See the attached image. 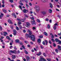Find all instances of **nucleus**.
Returning a JSON list of instances; mask_svg holds the SVG:
<instances>
[{
    "label": "nucleus",
    "mask_w": 61,
    "mask_h": 61,
    "mask_svg": "<svg viewBox=\"0 0 61 61\" xmlns=\"http://www.w3.org/2000/svg\"><path fill=\"white\" fill-rule=\"evenodd\" d=\"M10 3H13V0H9Z\"/></svg>",
    "instance_id": "43"
},
{
    "label": "nucleus",
    "mask_w": 61,
    "mask_h": 61,
    "mask_svg": "<svg viewBox=\"0 0 61 61\" xmlns=\"http://www.w3.org/2000/svg\"><path fill=\"white\" fill-rule=\"evenodd\" d=\"M10 52L12 53V54H18L20 53V51L19 50H18L17 52L16 51V50H14L13 51L12 50H10Z\"/></svg>",
    "instance_id": "2"
},
{
    "label": "nucleus",
    "mask_w": 61,
    "mask_h": 61,
    "mask_svg": "<svg viewBox=\"0 0 61 61\" xmlns=\"http://www.w3.org/2000/svg\"><path fill=\"white\" fill-rule=\"evenodd\" d=\"M24 16L25 17H27V18H28V17H29V16L27 14H25Z\"/></svg>",
    "instance_id": "14"
},
{
    "label": "nucleus",
    "mask_w": 61,
    "mask_h": 61,
    "mask_svg": "<svg viewBox=\"0 0 61 61\" xmlns=\"http://www.w3.org/2000/svg\"><path fill=\"white\" fill-rule=\"evenodd\" d=\"M47 60L48 61H51V59L50 58L47 59Z\"/></svg>",
    "instance_id": "40"
},
{
    "label": "nucleus",
    "mask_w": 61,
    "mask_h": 61,
    "mask_svg": "<svg viewBox=\"0 0 61 61\" xmlns=\"http://www.w3.org/2000/svg\"><path fill=\"white\" fill-rule=\"evenodd\" d=\"M22 47L24 49H25V46L24 45L22 46Z\"/></svg>",
    "instance_id": "51"
},
{
    "label": "nucleus",
    "mask_w": 61,
    "mask_h": 61,
    "mask_svg": "<svg viewBox=\"0 0 61 61\" xmlns=\"http://www.w3.org/2000/svg\"><path fill=\"white\" fill-rule=\"evenodd\" d=\"M50 5L51 8H52L53 7V5H52V3H50Z\"/></svg>",
    "instance_id": "18"
},
{
    "label": "nucleus",
    "mask_w": 61,
    "mask_h": 61,
    "mask_svg": "<svg viewBox=\"0 0 61 61\" xmlns=\"http://www.w3.org/2000/svg\"><path fill=\"white\" fill-rule=\"evenodd\" d=\"M29 5H30V6L32 5V3L30 2L29 3Z\"/></svg>",
    "instance_id": "53"
},
{
    "label": "nucleus",
    "mask_w": 61,
    "mask_h": 61,
    "mask_svg": "<svg viewBox=\"0 0 61 61\" xmlns=\"http://www.w3.org/2000/svg\"><path fill=\"white\" fill-rule=\"evenodd\" d=\"M58 35L59 36H61V34H60V33H58Z\"/></svg>",
    "instance_id": "62"
},
{
    "label": "nucleus",
    "mask_w": 61,
    "mask_h": 61,
    "mask_svg": "<svg viewBox=\"0 0 61 61\" xmlns=\"http://www.w3.org/2000/svg\"><path fill=\"white\" fill-rule=\"evenodd\" d=\"M49 44H52V42H51V41H49Z\"/></svg>",
    "instance_id": "49"
},
{
    "label": "nucleus",
    "mask_w": 61,
    "mask_h": 61,
    "mask_svg": "<svg viewBox=\"0 0 61 61\" xmlns=\"http://www.w3.org/2000/svg\"><path fill=\"white\" fill-rule=\"evenodd\" d=\"M13 32L14 36H16L17 32L16 30H13Z\"/></svg>",
    "instance_id": "4"
},
{
    "label": "nucleus",
    "mask_w": 61,
    "mask_h": 61,
    "mask_svg": "<svg viewBox=\"0 0 61 61\" xmlns=\"http://www.w3.org/2000/svg\"><path fill=\"white\" fill-rule=\"evenodd\" d=\"M41 1L43 3H45L46 2V0H41Z\"/></svg>",
    "instance_id": "32"
},
{
    "label": "nucleus",
    "mask_w": 61,
    "mask_h": 61,
    "mask_svg": "<svg viewBox=\"0 0 61 61\" xmlns=\"http://www.w3.org/2000/svg\"><path fill=\"white\" fill-rule=\"evenodd\" d=\"M24 52L26 54H28L27 52V51H26V50L24 51Z\"/></svg>",
    "instance_id": "36"
},
{
    "label": "nucleus",
    "mask_w": 61,
    "mask_h": 61,
    "mask_svg": "<svg viewBox=\"0 0 61 61\" xmlns=\"http://www.w3.org/2000/svg\"><path fill=\"white\" fill-rule=\"evenodd\" d=\"M51 41H52L53 42V43H54L55 42V40L54 39H51Z\"/></svg>",
    "instance_id": "39"
},
{
    "label": "nucleus",
    "mask_w": 61,
    "mask_h": 61,
    "mask_svg": "<svg viewBox=\"0 0 61 61\" xmlns=\"http://www.w3.org/2000/svg\"><path fill=\"white\" fill-rule=\"evenodd\" d=\"M15 41L16 43H19V40L18 39H16L15 40Z\"/></svg>",
    "instance_id": "17"
},
{
    "label": "nucleus",
    "mask_w": 61,
    "mask_h": 61,
    "mask_svg": "<svg viewBox=\"0 0 61 61\" xmlns=\"http://www.w3.org/2000/svg\"><path fill=\"white\" fill-rule=\"evenodd\" d=\"M56 25H54V26L53 27V28L54 30H56Z\"/></svg>",
    "instance_id": "24"
},
{
    "label": "nucleus",
    "mask_w": 61,
    "mask_h": 61,
    "mask_svg": "<svg viewBox=\"0 0 61 61\" xmlns=\"http://www.w3.org/2000/svg\"><path fill=\"white\" fill-rule=\"evenodd\" d=\"M37 42H38L39 43L41 42V40L39 38Z\"/></svg>",
    "instance_id": "19"
},
{
    "label": "nucleus",
    "mask_w": 61,
    "mask_h": 61,
    "mask_svg": "<svg viewBox=\"0 0 61 61\" xmlns=\"http://www.w3.org/2000/svg\"><path fill=\"white\" fill-rule=\"evenodd\" d=\"M0 29L1 31H2V27H1V26H0Z\"/></svg>",
    "instance_id": "45"
},
{
    "label": "nucleus",
    "mask_w": 61,
    "mask_h": 61,
    "mask_svg": "<svg viewBox=\"0 0 61 61\" xmlns=\"http://www.w3.org/2000/svg\"><path fill=\"white\" fill-rule=\"evenodd\" d=\"M3 14L2 13H1V15H0V19L3 17Z\"/></svg>",
    "instance_id": "21"
},
{
    "label": "nucleus",
    "mask_w": 61,
    "mask_h": 61,
    "mask_svg": "<svg viewBox=\"0 0 61 61\" xmlns=\"http://www.w3.org/2000/svg\"><path fill=\"white\" fill-rule=\"evenodd\" d=\"M6 35H7V33L6 32H4L3 35L4 36H6Z\"/></svg>",
    "instance_id": "15"
},
{
    "label": "nucleus",
    "mask_w": 61,
    "mask_h": 61,
    "mask_svg": "<svg viewBox=\"0 0 61 61\" xmlns=\"http://www.w3.org/2000/svg\"><path fill=\"white\" fill-rule=\"evenodd\" d=\"M58 48L59 49V50H61V47L60 45L58 46Z\"/></svg>",
    "instance_id": "13"
},
{
    "label": "nucleus",
    "mask_w": 61,
    "mask_h": 61,
    "mask_svg": "<svg viewBox=\"0 0 61 61\" xmlns=\"http://www.w3.org/2000/svg\"><path fill=\"white\" fill-rule=\"evenodd\" d=\"M3 11L5 13H6V11L5 9H3Z\"/></svg>",
    "instance_id": "22"
},
{
    "label": "nucleus",
    "mask_w": 61,
    "mask_h": 61,
    "mask_svg": "<svg viewBox=\"0 0 61 61\" xmlns=\"http://www.w3.org/2000/svg\"><path fill=\"white\" fill-rule=\"evenodd\" d=\"M57 6L58 7V8H60V6L59 5H57Z\"/></svg>",
    "instance_id": "59"
},
{
    "label": "nucleus",
    "mask_w": 61,
    "mask_h": 61,
    "mask_svg": "<svg viewBox=\"0 0 61 61\" xmlns=\"http://www.w3.org/2000/svg\"><path fill=\"white\" fill-rule=\"evenodd\" d=\"M43 55L44 56H46V53H43Z\"/></svg>",
    "instance_id": "38"
},
{
    "label": "nucleus",
    "mask_w": 61,
    "mask_h": 61,
    "mask_svg": "<svg viewBox=\"0 0 61 61\" xmlns=\"http://www.w3.org/2000/svg\"><path fill=\"white\" fill-rule=\"evenodd\" d=\"M37 21L38 22V23H40V20L39 19H37Z\"/></svg>",
    "instance_id": "28"
},
{
    "label": "nucleus",
    "mask_w": 61,
    "mask_h": 61,
    "mask_svg": "<svg viewBox=\"0 0 61 61\" xmlns=\"http://www.w3.org/2000/svg\"><path fill=\"white\" fill-rule=\"evenodd\" d=\"M39 61H46V60L45 59L43 58V56H40V60H39Z\"/></svg>",
    "instance_id": "5"
},
{
    "label": "nucleus",
    "mask_w": 61,
    "mask_h": 61,
    "mask_svg": "<svg viewBox=\"0 0 61 61\" xmlns=\"http://www.w3.org/2000/svg\"><path fill=\"white\" fill-rule=\"evenodd\" d=\"M45 20L46 21H49V19H46Z\"/></svg>",
    "instance_id": "55"
},
{
    "label": "nucleus",
    "mask_w": 61,
    "mask_h": 61,
    "mask_svg": "<svg viewBox=\"0 0 61 61\" xmlns=\"http://www.w3.org/2000/svg\"><path fill=\"white\" fill-rule=\"evenodd\" d=\"M18 25H21V22L20 21H19L18 22Z\"/></svg>",
    "instance_id": "37"
},
{
    "label": "nucleus",
    "mask_w": 61,
    "mask_h": 61,
    "mask_svg": "<svg viewBox=\"0 0 61 61\" xmlns=\"http://www.w3.org/2000/svg\"><path fill=\"white\" fill-rule=\"evenodd\" d=\"M31 23L32 24V25H36V23H35V20H33L32 21L31 20Z\"/></svg>",
    "instance_id": "7"
},
{
    "label": "nucleus",
    "mask_w": 61,
    "mask_h": 61,
    "mask_svg": "<svg viewBox=\"0 0 61 61\" xmlns=\"http://www.w3.org/2000/svg\"><path fill=\"white\" fill-rule=\"evenodd\" d=\"M9 37L8 36H7L6 37V38H7V39H8L9 38Z\"/></svg>",
    "instance_id": "63"
},
{
    "label": "nucleus",
    "mask_w": 61,
    "mask_h": 61,
    "mask_svg": "<svg viewBox=\"0 0 61 61\" xmlns=\"http://www.w3.org/2000/svg\"><path fill=\"white\" fill-rule=\"evenodd\" d=\"M47 27L49 29L50 28V27L49 25V24H48Z\"/></svg>",
    "instance_id": "29"
},
{
    "label": "nucleus",
    "mask_w": 61,
    "mask_h": 61,
    "mask_svg": "<svg viewBox=\"0 0 61 61\" xmlns=\"http://www.w3.org/2000/svg\"><path fill=\"white\" fill-rule=\"evenodd\" d=\"M26 58L27 61H29V60L30 59V58H29V57L28 56H26Z\"/></svg>",
    "instance_id": "10"
},
{
    "label": "nucleus",
    "mask_w": 61,
    "mask_h": 61,
    "mask_svg": "<svg viewBox=\"0 0 61 61\" xmlns=\"http://www.w3.org/2000/svg\"><path fill=\"white\" fill-rule=\"evenodd\" d=\"M29 13L30 14H32V13H33V12L30 11Z\"/></svg>",
    "instance_id": "64"
},
{
    "label": "nucleus",
    "mask_w": 61,
    "mask_h": 61,
    "mask_svg": "<svg viewBox=\"0 0 61 61\" xmlns=\"http://www.w3.org/2000/svg\"><path fill=\"white\" fill-rule=\"evenodd\" d=\"M28 31L29 34H26V38H27L28 37H29V38H31V40H32L33 41H35V37L34 35H31V36H30L31 35V34H32V32H31V31L29 29L28 30Z\"/></svg>",
    "instance_id": "1"
},
{
    "label": "nucleus",
    "mask_w": 61,
    "mask_h": 61,
    "mask_svg": "<svg viewBox=\"0 0 61 61\" xmlns=\"http://www.w3.org/2000/svg\"><path fill=\"white\" fill-rule=\"evenodd\" d=\"M34 30H35V29H36V27H33L32 28Z\"/></svg>",
    "instance_id": "58"
},
{
    "label": "nucleus",
    "mask_w": 61,
    "mask_h": 61,
    "mask_svg": "<svg viewBox=\"0 0 61 61\" xmlns=\"http://www.w3.org/2000/svg\"><path fill=\"white\" fill-rule=\"evenodd\" d=\"M30 23L28 22L26 23V24L25 25V26L26 27H27L28 28H29V26H30Z\"/></svg>",
    "instance_id": "6"
},
{
    "label": "nucleus",
    "mask_w": 61,
    "mask_h": 61,
    "mask_svg": "<svg viewBox=\"0 0 61 61\" xmlns=\"http://www.w3.org/2000/svg\"><path fill=\"white\" fill-rule=\"evenodd\" d=\"M40 38H42L43 37V36H39Z\"/></svg>",
    "instance_id": "47"
},
{
    "label": "nucleus",
    "mask_w": 61,
    "mask_h": 61,
    "mask_svg": "<svg viewBox=\"0 0 61 61\" xmlns=\"http://www.w3.org/2000/svg\"><path fill=\"white\" fill-rule=\"evenodd\" d=\"M27 12H28V11L27 10L25 9H24L23 10V13H27Z\"/></svg>",
    "instance_id": "8"
},
{
    "label": "nucleus",
    "mask_w": 61,
    "mask_h": 61,
    "mask_svg": "<svg viewBox=\"0 0 61 61\" xmlns=\"http://www.w3.org/2000/svg\"><path fill=\"white\" fill-rule=\"evenodd\" d=\"M16 28L17 30H19V28H18L17 26H16Z\"/></svg>",
    "instance_id": "31"
},
{
    "label": "nucleus",
    "mask_w": 61,
    "mask_h": 61,
    "mask_svg": "<svg viewBox=\"0 0 61 61\" xmlns=\"http://www.w3.org/2000/svg\"><path fill=\"white\" fill-rule=\"evenodd\" d=\"M44 34L46 36H47V33L46 32H44Z\"/></svg>",
    "instance_id": "26"
},
{
    "label": "nucleus",
    "mask_w": 61,
    "mask_h": 61,
    "mask_svg": "<svg viewBox=\"0 0 61 61\" xmlns=\"http://www.w3.org/2000/svg\"><path fill=\"white\" fill-rule=\"evenodd\" d=\"M45 43H46V45H47V44H48V42L46 40H45Z\"/></svg>",
    "instance_id": "20"
},
{
    "label": "nucleus",
    "mask_w": 61,
    "mask_h": 61,
    "mask_svg": "<svg viewBox=\"0 0 61 61\" xmlns=\"http://www.w3.org/2000/svg\"><path fill=\"white\" fill-rule=\"evenodd\" d=\"M20 21H21V22H23L24 21V20L23 19H22L20 20Z\"/></svg>",
    "instance_id": "46"
},
{
    "label": "nucleus",
    "mask_w": 61,
    "mask_h": 61,
    "mask_svg": "<svg viewBox=\"0 0 61 61\" xmlns=\"http://www.w3.org/2000/svg\"><path fill=\"white\" fill-rule=\"evenodd\" d=\"M26 5L27 7V8H28V5H27V4H26Z\"/></svg>",
    "instance_id": "44"
},
{
    "label": "nucleus",
    "mask_w": 61,
    "mask_h": 61,
    "mask_svg": "<svg viewBox=\"0 0 61 61\" xmlns=\"http://www.w3.org/2000/svg\"><path fill=\"white\" fill-rule=\"evenodd\" d=\"M49 12L50 13H51L52 12V10L51 9H49Z\"/></svg>",
    "instance_id": "27"
},
{
    "label": "nucleus",
    "mask_w": 61,
    "mask_h": 61,
    "mask_svg": "<svg viewBox=\"0 0 61 61\" xmlns=\"http://www.w3.org/2000/svg\"><path fill=\"white\" fill-rule=\"evenodd\" d=\"M51 37L52 38H54V36L53 35H52Z\"/></svg>",
    "instance_id": "60"
},
{
    "label": "nucleus",
    "mask_w": 61,
    "mask_h": 61,
    "mask_svg": "<svg viewBox=\"0 0 61 61\" xmlns=\"http://www.w3.org/2000/svg\"><path fill=\"white\" fill-rule=\"evenodd\" d=\"M30 18L32 20H34V17H30Z\"/></svg>",
    "instance_id": "41"
},
{
    "label": "nucleus",
    "mask_w": 61,
    "mask_h": 61,
    "mask_svg": "<svg viewBox=\"0 0 61 61\" xmlns=\"http://www.w3.org/2000/svg\"><path fill=\"white\" fill-rule=\"evenodd\" d=\"M15 56L14 55H13L12 56V58L13 59H14L15 58Z\"/></svg>",
    "instance_id": "16"
},
{
    "label": "nucleus",
    "mask_w": 61,
    "mask_h": 61,
    "mask_svg": "<svg viewBox=\"0 0 61 61\" xmlns=\"http://www.w3.org/2000/svg\"><path fill=\"white\" fill-rule=\"evenodd\" d=\"M41 54V52H39V53H37L36 54V55L38 56H40Z\"/></svg>",
    "instance_id": "11"
},
{
    "label": "nucleus",
    "mask_w": 61,
    "mask_h": 61,
    "mask_svg": "<svg viewBox=\"0 0 61 61\" xmlns=\"http://www.w3.org/2000/svg\"><path fill=\"white\" fill-rule=\"evenodd\" d=\"M41 13L43 14V15H45V14H46V12L45 11H43L41 12Z\"/></svg>",
    "instance_id": "33"
},
{
    "label": "nucleus",
    "mask_w": 61,
    "mask_h": 61,
    "mask_svg": "<svg viewBox=\"0 0 61 61\" xmlns=\"http://www.w3.org/2000/svg\"><path fill=\"white\" fill-rule=\"evenodd\" d=\"M55 51L56 53H58V51L57 49H55Z\"/></svg>",
    "instance_id": "34"
},
{
    "label": "nucleus",
    "mask_w": 61,
    "mask_h": 61,
    "mask_svg": "<svg viewBox=\"0 0 61 61\" xmlns=\"http://www.w3.org/2000/svg\"><path fill=\"white\" fill-rule=\"evenodd\" d=\"M10 27L12 29H13V26L12 25H10Z\"/></svg>",
    "instance_id": "42"
},
{
    "label": "nucleus",
    "mask_w": 61,
    "mask_h": 61,
    "mask_svg": "<svg viewBox=\"0 0 61 61\" xmlns=\"http://www.w3.org/2000/svg\"><path fill=\"white\" fill-rule=\"evenodd\" d=\"M58 44L59 45H60L61 44V41L59 40L58 41Z\"/></svg>",
    "instance_id": "25"
},
{
    "label": "nucleus",
    "mask_w": 61,
    "mask_h": 61,
    "mask_svg": "<svg viewBox=\"0 0 61 61\" xmlns=\"http://www.w3.org/2000/svg\"><path fill=\"white\" fill-rule=\"evenodd\" d=\"M19 6V8H20V9L21 10H22V7H21V6L20 5Z\"/></svg>",
    "instance_id": "30"
},
{
    "label": "nucleus",
    "mask_w": 61,
    "mask_h": 61,
    "mask_svg": "<svg viewBox=\"0 0 61 61\" xmlns=\"http://www.w3.org/2000/svg\"><path fill=\"white\" fill-rule=\"evenodd\" d=\"M12 47H13V46H10V49H12Z\"/></svg>",
    "instance_id": "61"
},
{
    "label": "nucleus",
    "mask_w": 61,
    "mask_h": 61,
    "mask_svg": "<svg viewBox=\"0 0 61 61\" xmlns=\"http://www.w3.org/2000/svg\"><path fill=\"white\" fill-rule=\"evenodd\" d=\"M8 23H10V24H13V23L12 22V21H11V20H8Z\"/></svg>",
    "instance_id": "9"
},
{
    "label": "nucleus",
    "mask_w": 61,
    "mask_h": 61,
    "mask_svg": "<svg viewBox=\"0 0 61 61\" xmlns=\"http://www.w3.org/2000/svg\"><path fill=\"white\" fill-rule=\"evenodd\" d=\"M19 43L20 45H23V43L21 42H20Z\"/></svg>",
    "instance_id": "50"
},
{
    "label": "nucleus",
    "mask_w": 61,
    "mask_h": 61,
    "mask_svg": "<svg viewBox=\"0 0 61 61\" xmlns=\"http://www.w3.org/2000/svg\"><path fill=\"white\" fill-rule=\"evenodd\" d=\"M23 32L24 33H25L26 32V31L25 30H23Z\"/></svg>",
    "instance_id": "57"
},
{
    "label": "nucleus",
    "mask_w": 61,
    "mask_h": 61,
    "mask_svg": "<svg viewBox=\"0 0 61 61\" xmlns=\"http://www.w3.org/2000/svg\"><path fill=\"white\" fill-rule=\"evenodd\" d=\"M19 28L20 29H22V26L21 25H20L19 26Z\"/></svg>",
    "instance_id": "35"
},
{
    "label": "nucleus",
    "mask_w": 61,
    "mask_h": 61,
    "mask_svg": "<svg viewBox=\"0 0 61 61\" xmlns=\"http://www.w3.org/2000/svg\"><path fill=\"white\" fill-rule=\"evenodd\" d=\"M55 41L56 42H58L59 41V40L58 39L56 38L55 39Z\"/></svg>",
    "instance_id": "23"
},
{
    "label": "nucleus",
    "mask_w": 61,
    "mask_h": 61,
    "mask_svg": "<svg viewBox=\"0 0 61 61\" xmlns=\"http://www.w3.org/2000/svg\"><path fill=\"white\" fill-rule=\"evenodd\" d=\"M42 44L43 45H45V42L44 41H43Z\"/></svg>",
    "instance_id": "52"
},
{
    "label": "nucleus",
    "mask_w": 61,
    "mask_h": 61,
    "mask_svg": "<svg viewBox=\"0 0 61 61\" xmlns=\"http://www.w3.org/2000/svg\"><path fill=\"white\" fill-rule=\"evenodd\" d=\"M17 20H18V21H21V20H20V19L18 18H17Z\"/></svg>",
    "instance_id": "56"
},
{
    "label": "nucleus",
    "mask_w": 61,
    "mask_h": 61,
    "mask_svg": "<svg viewBox=\"0 0 61 61\" xmlns=\"http://www.w3.org/2000/svg\"><path fill=\"white\" fill-rule=\"evenodd\" d=\"M2 3L3 4H4V3H5V1H4V0H2Z\"/></svg>",
    "instance_id": "48"
},
{
    "label": "nucleus",
    "mask_w": 61,
    "mask_h": 61,
    "mask_svg": "<svg viewBox=\"0 0 61 61\" xmlns=\"http://www.w3.org/2000/svg\"><path fill=\"white\" fill-rule=\"evenodd\" d=\"M53 45L54 46V47H56V45L55 44V43H53Z\"/></svg>",
    "instance_id": "54"
},
{
    "label": "nucleus",
    "mask_w": 61,
    "mask_h": 61,
    "mask_svg": "<svg viewBox=\"0 0 61 61\" xmlns=\"http://www.w3.org/2000/svg\"><path fill=\"white\" fill-rule=\"evenodd\" d=\"M35 9L36 10V11L38 12L40 10V9L39 8V7L38 6H36L34 7Z\"/></svg>",
    "instance_id": "3"
},
{
    "label": "nucleus",
    "mask_w": 61,
    "mask_h": 61,
    "mask_svg": "<svg viewBox=\"0 0 61 61\" xmlns=\"http://www.w3.org/2000/svg\"><path fill=\"white\" fill-rule=\"evenodd\" d=\"M12 16H14V17H15V18H16V15H15V13H13L12 14Z\"/></svg>",
    "instance_id": "12"
}]
</instances>
